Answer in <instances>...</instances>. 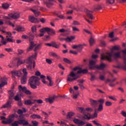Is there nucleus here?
I'll return each instance as SVG.
<instances>
[{"instance_id":"nucleus-1","label":"nucleus","mask_w":126,"mask_h":126,"mask_svg":"<svg viewBox=\"0 0 126 126\" xmlns=\"http://www.w3.org/2000/svg\"><path fill=\"white\" fill-rule=\"evenodd\" d=\"M119 51L120 50V46H114L111 49V52H108L106 54L102 53L101 55V60L105 61L107 60L108 62L113 61V57H114V51Z\"/></svg>"},{"instance_id":"nucleus-2","label":"nucleus","mask_w":126,"mask_h":126,"mask_svg":"<svg viewBox=\"0 0 126 126\" xmlns=\"http://www.w3.org/2000/svg\"><path fill=\"white\" fill-rule=\"evenodd\" d=\"M35 75H36V76H40V78L42 79V82L43 83V84H46V85H47V86H49V87H51V86H53L54 83L53 82V81H52V78L50 76H47V80H48V81H49V83L45 80V78H46V76L43 75H41V72H40V71H37L35 73Z\"/></svg>"},{"instance_id":"nucleus-3","label":"nucleus","mask_w":126,"mask_h":126,"mask_svg":"<svg viewBox=\"0 0 126 126\" xmlns=\"http://www.w3.org/2000/svg\"><path fill=\"white\" fill-rule=\"evenodd\" d=\"M30 87L32 89H36L37 86L40 85V78L35 76H32L29 80Z\"/></svg>"},{"instance_id":"nucleus-4","label":"nucleus","mask_w":126,"mask_h":126,"mask_svg":"<svg viewBox=\"0 0 126 126\" xmlns=\"http://www.w3.org/2000/svg\"><path fill=\"white\" fill-rule=\"evenodd\" d=\"M95 63L96 62L94 61H90V65L89 66V69H94L96 68L97 69H104L105 67L107 66V64H104V63H101L100 65H97L95 66Z\"/></svg>"},{"instance_id":"nucleus-5","label":"nucleus","mask_w":126,"mask_h":126,"mask_svg":"<svg viewBox=\"0 0 126 126\" xmlns=\"http://www.w3.org/2000/svg\"><path fill=\"white\" fill-rule=\"evenodd\" d=\"M25 63H27V68L29 70H31L32 68L35 69V66L36 65V63L34 61H33V59L29 57L28 59L25 60Z\"/></svg>"},{"instance_id":"nucleus-6","label":"nucleus","mask_w":126,"mask_h":126,"mask_svg":"<svg viewBox=\"0 0 126 126\" xmlns=\"http://www.w3.org/2000/svg\"><path fill=\"white\" fill-rule=\"evenodd\" d=\"M78 78H79V76H76V74H75L73 71H72L70 72V74L67 75V81L72 82V81H74Z\"/></svg>"},{"instance_id":"nucleus-7","label":"nucleus","mask_w":126,"mask_h":126,"mask_svg":"<svg viewBox=\"0 0 126 126\" xmlns=\"http://www.w3.org/2000/svg\"><path fill=\"white\" fill-rule=\"evenodd\" d=\"M19 125H23V126H29V123L24 120H20L15 121L11 124L12 126H19Z\"/></svg>"},{"instance_id":"nucleus-8","label":"nucleus","mask_w":126,"mask_h":126,"mask_svg":"<svg viewBox=\"0 0 126 126\" xmlns=\"http://www.w3.org/2000/svg\"><path fill=\"white\" fill-rule=\"evenodd\" d=\"M44 31H46L48 34H49V35H51V36L56 35V31H55V30H54L53 29L46 27L42 28L40 30V32H44Z\"/></svg>"},{"instance_id":"nucleus-9","label":"nucleus","mask_w":126,"mask_h":126,"mask_svg":"<svg viewBox=\"0 0 126 126\" xmlns=\"http://www.w3.org/2000/svg\"><path fill=\"white\" fill-rule=\"evenodd\" d=\"M113 67H116V68H122L124 70H126V58H124V64L119 63L118 65H114Z\"/></svg>"},{"instance_id":"nucleus-10","label":"nucleus","mask_w":126,"mask_h":126,"mask_svg":"<svg viewBox=\"0 0 126 126\" xmlns=\"http://www.w3.org/2000/svg\"><path fill=\"white\" fill-rule=\"evenodd\" d=\"M9 17L13 18V19H18L20 17V13L19 12H16L14 13H11L8 14Z\"/></svg>"},{"instance_id":"nucleus-11","label":"nucleus","mask_w":126,"mask_h":126,"mask_svg":"<svg viewBox=\"0 0 126 126\" xmlns=\"http://www.w3.org/2000/svg\"><path fill=\"white\" fill-rule=\"evenodd\" d=\"M57 98H58V96L54 95L51 97L45 98V101L46 103H50V104H53L54 103V101H55V99Z\"/></svg>"},{"instance_id":"nucleus-12","label":"nucleus","mask_w":126,"mask_h":126,"mask_svg":"<svg viewBox=\"0 0 126 126\" xmlns=\"http://www.w3.org/2000/svg\"><path fill=\"white\" fill-rule=\"evenodd\" d=\"M12 76L14 78H15V76H18V77H21L22 75V73L20 71H12Z\"/></svg>"},{"instance_id":"nucleus-13","label":"nucleus","mask_w":126,"mask_h":126,"mask_svg":"<svg viewBox=\"0 0 126 126\" xmlns=\"http://www.w3.org/2000/svg\"><path fill=\"white\" fill-rule=\"evenodd\" d=\"M73 122L76 125H77L78 126H82L85 125V122H84L79 119H74Z\"/></svg>"},{"instance_id":"nucleus-14","label":"nucleus","mask_w":126,"mask_h":126,"mask_svg":"<svg viewBox=\"0 0 126 126\" xmlns=\"http://www.w3.org/2000/svg\"><path fill=\"white\" fill-rule=\"evenodd\" d=\"M90 101L91 106L92 107V108H96V107H98V101L93 99H90Z\"/></svg>"},{"instance_id":"nucleus-15","label":"nucleus","mask_w":126,"mask_h":126,"mask_svg":"<svg viewBox=\"0 0 126 126\" xmlns=\"http://www.w3.org/2000/svg\"><path fill=\"white\" fill-rule=\"evenodd\" d=\"M85 12L87 14V16L90 18V19H94V17L92 13H93V11H90L87 9H85Z\"/></svg>"},{"instance_id":"nucleus-16","label":"nucleus","mask_w":126,"mask_h":126,"mask_svg":"<svg viewBox=\"0 0 126 126\" xmlns=\"http://www.w3.org/2000/svg\"><path fill=\"white\" fill-rule=\"evenodd\" d=\"M29 20L30 21V22H32V23H38L39 22V20H38V19L35 18L33 16H30L29 18Z\"/></svg>"},{"instance_id":"nucleus-17","label":"nucleus","mask_w":126,"mask_h":126,"mask_svg":"<svg viewBox=\"0 0 126 126\" xmlns=\"http://www.w3.org/2000/svg\"><path fill=\"white\" fill-rule=\"evenodd\" d=\"M3 108H7V109L11 108V101L10 100L8 101L5 104H4L1 107V109H3Z\"/></svg>"},{"instance_id":"nucleus-18","label":"nucleus","mask_w":126,"mask_h":126,"mask_svg":"<svg viewBox=\"0 0 126 126\" xmlns=\"http://www.w3.org/2000/svg\"><path fill=\"white\" fill-rule=\"evenodd\" d=\"M14 115H10L9 118L7 119L8 124H11L13 121H14Z\"/></svg>"},{"instance_id":"nucleus-19","label":"nucleus","mask_w":126,"mask_h":126,"mask_svg":"<svg viewBox=\"0 0 126 126\" xmlns=\"http://www.w3.org/2000/svg\"><path fill=\"white\" fill-rule=\"evenodd\" d=\"M36 44L34 43L33 41L31 42L30 47L27 49L28 52H30V51H32L33 50V48L35 47Z\"/></svg>"},{"instance_id":"nucleus-20","label":"nucleus","mask_w":126,"mask_h":126,"mask_svg":"<svg viewBox=\"0 0 126 126\" xmlns=\"http://www.w3.org/2000/svg\"><path fill=\"white\" fill-rule=\"evenodd\" d=\"M15 30H16V31H18V32H24V31H25V28L23 27L18 26Z\"/></svg>"},{"instance_id":"nucleus-21","label":"nucleus","mask_w":126,"mask_h":126,"mask_svg":"<svg viewBox=\"0 0 126 126\" xmlns=\"http://www.w3.org/2000/svg\"><path fill=\"white\" fill-rule=\"evenodd\" d=\"M31 10H32V11L33 13H34L35 16L36 17H38V16H39V15H40V13L39 11H38V10H37V8L36 9H31Z\"/></svg>"},{"instance_id":"nucleus-22","label":"nucleus","mask_w":126,"mask_h":126,"mask_svg":"<svg viewBox=\"0 0 126 126\" xmlns=\"http://www.w3.org/2000/svg\"><path fill=\"white\" fill-rule=\"evenodd\" d=\"M42 47H43V44H42V43H39L34 48V52H37L38 50H41V49L42 48Z\"/></svg>"},{"instance_id":"nucleus-23","label":"nucleus","mask_w":126,"mask_h":126,"mask_svg":"<svg viewBox=\"0 0 126 126\" xmlns=\"http://www.w3.org/2000/svg\"><path fill=\"white\" fill-rule=\"evenodd\" d=\"M98 117V111H97V109L94 110V112L93 115L91 116V119H95Z\"/></svg>"},{"instance_id":"nucleus-24","label":"nucleus","mask_w":126,"mask_h":126,"mask_svg":"<svg viewBox=\"0 0 126 126\" xmlns=\"http://www.w3.org/2000/svg\"><path fill=\"white\" fill-rule=\"evenodd\" d=\"M27 81V76H23L21 80V82L22 84H26Z\"/></svg>"},{"instance_id":"nucleus-25","label":"nucleus","mask_w":126,"mask_h":126,"mask_svg":"<svg viewBox=\"0 0 126 126\" xmlns=\"http://www.w3.org/2000/svg\"><path fill=\"white\" fill-rule=\"evenodd\" d=\"M74 39H75V36H71L66 38L65 41H66L67 42H71V41H72V40H74Z\"/></svg>"},{"instance_id":"nucleus-26","label":"nucleus","mask_w":126,"mask_h":126,"mask_svg":"<svg viewBox=\"0 0 126 126\" xmlns=\"http://www.w3.org/2000/svg\"><path fill=\"white\" fill-rule=\"evenodd\" d=\"M23 63H25V60L23 61L20 58H18L17 65H21V64H23Z\"/></svg>"},{"instance_id":"nucleus-27","label":"nucleus","mask_w":126,"mask_h":126,"mask_svg":"<svg viewBox=\"0 0 126 126\" xmlns=\"http://www.w3.org/2000/svg\"><path fill=\"white\" fill-rule=\"evenodd\" d=\"M18 89L19 91H22L23 92H25L27 90V88L26 87H22V86L19 85L18 87Z\"/></svg>"},{"instance_id":"nucleus-28","label":"nucleus","mask_w":126,"mask_h":126,"mask_svg":"<svg viewBox=\"0 0 126 126\" xmlns=\"http://www.w3.org/2000/svg\"><path fill=\"white\" fill-rule=\"evenodd\" d=\"M77 110L81 113V114H84L86 109L84 107H77Z\"/></svg>"},{"instance_id":"nucleus-29","label":"nucleus","mask_w":126,"mask_h":126,"mask_svg":"<svg viewBox=\"0 0 126 126\" xmlns=\"http://www.w3.org/2000/svg\"><path fill=\"white\" fill-rule=\"evenodd\" d=\"M52 47H53V48H55V49H60V45H58L57 44V43H56V42H52Z\"/></svg>"},{"instance_id":"nucleus-30","label":"nucleus","mask_w":126,"mask_h":126,"mask_svg":"<svg viewBox=\"0 0 126 126\" xmlns=\"http://www.w3.org/2000/svg\"><path fill=\"white\" fill-rule=\"evenodd\" d=\"M72 48V49H77V48H78V49H81V50H82L83 48V45L79 44L78 45H73Z\"/></svg>"},{"instance_id":"nucleus-31","label":"nucleus","mask_w":126,"mask_h":126,"mask_svg":"<svg viewBox=\"0 0 126 126\" xmlns=\"http://www.w3.org/2000/svg\"><path fill=\"white\" fill-rule=\"evenodd\" d=\"M45 3L46 4V6L49 8L52 7V5H54V3L51 1H46Z\"/></svg>"},{"instance_id":"nucleus-32","label":"nucleus","mask_w":126,"mask_h":126,"mask_svg":"<svg viewBox=\"0 0 126 126\" xmlns=\"http://www.w3.org/2000/svg\"><path fill=\"white\" fill-rule=\"evenodd\" d=\"M112 58H115L116 59L121 58V52H116L114 54H113Z\"/></svg>"},{"instance_id":"nucleus-33","label":"nucleus","mask_w":126,"mask_h":126,"mask_svg":"<svg viewBox=\"0 0 126 126\" xmlns=\"http://www.w3.org/2000/svg\"><path fill=\"white\" fill-rule=\"evenodd\" d=\"M50 56H51L52 57H53V58H57V59H59V55L57 54V53L55 52H50L49 53Z\"/></svg>"},{"instance_id":"nucleus-34","label":"nucleus","mask_w":126,"mask_h":126,"mask_svg":"<svg viewBox=\"0 0 126 126\" xmlns=\"http://www.w3.org/2000/svg\"><path fill=\"white\" fill-rule=\"evenodd\" d=\"M2 7L4 9H7L9 7V4L7 3H4L2 4Z\"/></svg>"},{"instance_id":"nucleus-35","label":"nucleus","mask_w":126,"mask_h":126,"mask_svg":"<svg viewBox=\"0 0 126 126\" xmlns=\"http://www.w3.org/2000/svg\"><path fill=\"white\" fill-rule=\"evenodd\" d=\"M83 118L85 120L89 121L91 119V116H90V114H85L84 115Z\"/></svg>"},{"instance_id":"nucleus-36","label":"nucleus","mask_w":126,"mask_h":126,"mask_svg":"<svg viewBox=\"0 0 126 126\" xmlns=\"http://www.w3.org/2000/svg\"><path fill=\"white\" fill-rule=\"evenodd\" d=\"M32 31L33 33V34H36V32H37V26H33L32 27Z\"/></svg>"},{"instance_id":"nucleus-37","label":"nucleus","mask_w":126,"mask_h":126,"mask_svg":"<svg viewBox=\"0 0 126 126\" xmlns=\"http://www.w3.org/2000/svg\"><path fill=\"white\" fill-rule=\"evenodd\" d=\"M2 32H3L4 34H5V35H7V36H6L7 38H8V36H9V37H11V35H12L11 32H7L5 31H2Z\"/></svg>"},{"instance_id":"nucleus-38","label":"nucleus","mask_w":126,"mask_h":126,"mask_svg":"<svg viewBox=\"0 0 126 126\" xmlns=\"http://www.w3.org/2000/svg\"><path fill=\"white\" fill-rule=\"evenodd\" d=\"M73 115H74V113L72 112H68L67 115V119H70L71 117H73Z\"/></svg>"},{"instance_id":"nucleus-39","label":"nucleus","mask_w":126,"mask_h":126,"mask_svg":"<svg viewBox=\"0 0 126 126\" xmlns=\"http://www.w3.org/2000/svg\"><path fill=\"white\" fill-rule=\"evenodd\" d=\"M103 104H99L97 108V112H102V111H103Z\"/></svg>"},{"instance_id":"nucleus-40","label":"nucleus","mask_w":126,"mask_h":126,"mask_svg":"<svg viewBox=\"0 0 126 126\" xmlns=\"http://www.w3.org/2000/svg\"><path fill=\"white\" fill-rule=\"evenodd\" d=\"M72 31L73 32H79L80 30L79 29L76 28V27H72Z\"/></svg>"},{"instance_id":"nucleus-41","label":"nucleus","mask_w":126,"mask_h":126,"mask_svg":"<svg viewBox=\"0 0 126 126\" xmlns=\"http://www.w3.org/2000/svg\"><path fill=\"white\" fill-rule=\"evenodd\" d=\"M9 94L10 95V99L11 98V97H13L14 96V92L13 90H11L8 92Z\"/></svg>"},{"instance_id":"nucleus-42","label":"nucleus","mask_w":126,"mask_h":126,"mask_svg":"<svg viewBox=\"0 0 126 126\" xmlns=\"http://www.w3.org/2000/svg\"><path fill=\"white\" fill-rule=\"evenodd\" d=\"M112 105H113V103L111 101H106L105 102V106H106V107H110Z\"/></svg>"},{"instance_id":"nucleus-43","label":"nucleus","mask_w":126,"mask_h":126,"mask_svg":"<svg viewBox=\"0 0 126 126\" xmlns=\"http://www.w3.org/2000/svg\"><path fill=\"white\" fill-rule=\"evenodd\" d=\"M32 125H30V126H38V125H39L38 122L36 121H32Z\"/></svg>"},{"instance_id":"nucleus-44","label":"nucleus","mask_w":126,"mask_h":126,"mask_svg":"<svg viewBox=\"0 0 126 126\" xmlns=\"http://www.w3.org/2000/svg\"><path fill=\"white\" fill-rule=\"evenodd\" d=\"M37 52H35L34 54L32 55L31 57H30V58H31V59L32 60H36V59H37Z\"/></svg>"},{"instance_id":"nucleus-45","label":"nucleus","mask_w":126,"mask_h":126,"mask_svg":"<svg viewBox=\"0 0 126 126\" xmlns=\"http://www.w3.org/2000/svg\"><path fill=\"white\" fill-rule=\"evenodd\" d=\"M25 105H32L33 103L31 101V100H27L25 101Z\"/></svg>"},{"instance_id":"nucleus-46","label":"nucleus","mask_w":126,"mask_h":126,"mask_svg":"<svg viewBox=\"0 0 126 126\" xmlns=\"http://www.w3.org/2000/svg\"><path fill=\"white\" fill-rule=\"evenodd\" d=\"M23 72L24 74V76H27V75L28 74V72H27V69H26V68H25L23 69Z\"/></svg>"},{"instance_id":"nucleus-47","label":"nucleus","mask_w":126,"mask_h":126,"mask_svg":"<svg viewBox=\"0 0 126 126\" xmlns=\"http://www.w3.org/2000/svg\"><path fill=\"white\" fill-rule=\"evenodd\" d=\"M106 3H109V4H113V3H115V0H107Z\"/></svg>"},{"instance_id":"nucleus-48","label":"nucleus","mask_w":126,"mask_h":126,"mask_svg":"<svg viewBox=\"0 0 126 126\" xmlns=\"http://www.w3.org/2000/svg\"><path fill=\"white\" fill-rule=\"evenodd\" d=\"M7 84V83L6 82H2L0 84V89L1 88V87H3V86H5Z\"/></svg>"},{"instance_id":"nucleus-49","label":"nucleus","mask_w":126,"mask_h":126,"mask_svg":"<svg viewBox=\"0 0 126 126\" xmlns=\"http://www.w3.org/2000/svg\"><path fill=\"white\" fill-rule=\"evenodd\" d=\"M63 62H64V63H71V62L69 61V60H68L67 58H64L63 59Z\"/></svg>"},{"instance_id":"nucleus-50","label":"nucleus","mask_w":126,"mask_h":126,"mask_svg":"<svg viewBox=\"0 0 126 126\" xmlns=\"http://www.w3.org/2000/svg\"><path fill=\"white\" fill-rule=\"evenodd\" d=\"M98 103H100V105H103L105 102V100L103 99H100L97 101Z\"/></svg>"},{"instance_id":"nucleus-51","label":"nucleus","mask_w":126,"mask_h":126,"mask_svg":"<svg viewBox=\"0 0 126 126\" xmlns=\"http://www.w3.org/2000/svg\"><path fill=\"white\" fill-rule=\"evenodd\" d=\"M94 42H95V41L94 40V39H93L92 37H91L90 39V43L91 46H92V45L94 44Z\"/></svg>"},{"instance_id":"nucleus-52","label":"nucleus","mask_w":126,"mask_h":126,"mask_svg":"<svg viewBox=\"0 0 126 126\" xmlns=\"http://www.w3.org/2000/svg\"><path fill=\"white\" fill-rule=\"evenodd\" d=\"M85 110L87 112H93V108L91 107L86 108Z\"/></svg>"},{"instance_id":"nucleus-53","label":"nucleus","mask_w":126,"mask_h":126,"mask_svg":"<svg viewBox=\"0 0 126 126\" xmlns=\"http://www.w3.org/2000/svg\"><path fill=\"white\" fill-rule=\"evenodd\" d=\"M7 79L5 78V77H1L0 76V82H2V81H6Z\"/></svg>"},{"instance_id":"nucleus-54","label":"nucleus","mask_w":126,"mask_h":126,"mask_svg":"<svg viewBox=\"0 0 126 126\" xmlns=\"http://www.w3.org/2000/svg\"><path fill=\"white\" fill-rule=\"evenodd\" d=\"M35 102L37 103V104H42L43 100L42 99H37V100H35Z\"/></svg>"},{"instance_id":"nucleus-55","label":"nucleus","mask_w":126,"mask_h":126,"mask_svg":"<svg viewBox=\"0 0 126 126\" xmlns=\"http://www.w3.org/2000/svg\"><path fill=\"white\" fill-rule=\"evenodd\" d=\"M108 98L109 99H110V100H113V101H118V99L114 96H109Z\"/></svg>"},{"instance_id":"nucleus-56","label":"nucleus","mask_w":126,"mask_h":126,"mask_svg":"<svg viewBox=\"0 0 126 126\" xmlns=\"http://www.w3.org/2000/svg\"><path fill=\"white\" fill-rule=\"evenodd\" d=\"M93 124H94V125H95V126H102V125L98 123H97V122L96 121H93Z\"/></svg>"},{"instance_id":"nucleus-57","label":"nucleus","mask_w":126,"mask_h":126,"mask_svg":"<svg viewBox=\"0 0 126 126\" xmlns=\"http://www.w3.org/2000/svg\"><path fill=\"white\" fill-rule=\"evenodd\" d=\"M72 24L73 25H80V23L77 21H74Z\"/></svg>"},{"instance_id":"nucleus-58","label":"nucleus","mask_w":126,"mask_h":126,"mask_svg":"<svg viewBox=\"0 0 126 126\" xmlns=\"http://www.w3.org/2000/svg\"><path fill=\"white\" fill-rule=\"evenodd\" d=\"M121 115H123V117H124V118H126V111L122 110L121 111Z\"/></svg>"},{"instance_id":"nucleus-59","label":"nucleus","mask_w":126,"mask_h":126,"mask_svg":"<svg viewBox=\"0 0 126 126\" xmlns=\"http://www.w3.org/2000/svg\"><path fill=\"white\" fill-rule=\"evenodd\" d=\"M109 38H111V39L114 38V35L113 32H111V33H109Z\"/></svg>"},{"instance_id":"nucleus-60","label":"nucleus","mask_w":126,"mask_h":126,"mask_svg":"<svg viewBox=\"0 0 126 126\" xmlns=\"http://www.w3.org/2000/svg\"><path fill=\"white\" fill-rule=\"evenodd\" d=\"M25 93L27 94V95H31L32 94L31 91L27 90L25 92Z\"/></svg>"},{"instance_id":"nucleus-61","label":"nucleus","mask_w":126,"mask_h":126,"mask_svg":"<svg viewBox=\"0 0 126 126\" xmlns=\"http://www.w3.org/2000/svg\"><path fill=\"white\" fill-rule=\"evenodd\" d=\"M1 44H2V45H6L7 41H6V40H4V38L3 40L1 39Z\"/></svg>"},{"instance_id":"nucleus-62","label":"nucleus","mask_w":126,"mask_h":126,"mask_svg":"<svg viewBox=\"0 0 126 126\" xmlns=\"http://www.w3.org/2000/svg\"><path fill=\"white\" fill-rule=\"evenodd\" d=\"M102 9V7L100 5L97 6V7L94 8V10H100Z\"/></svg>"},{"instance_id":"nucleus-63","label":"nucleus","mask_w":126,"mask_h":126,"mask_svg":"<svg viewBox=\"0 0 126 126\" xmlns=\"http://www.w3.org/2000/svg\"><path fill=\"white\" fill-rule=\"evenodd\" d=\"M46 63H48L49 64H51L52 63V60H50V59H46Z\"/></svg>"},{"instance_id":"nucleus-64","label":"nucleus","mask_w":126,"mask_h":126,"mask_svg":"<svg viewBox=\"0 0 126 126\" xmlns=\"http://www.w3.org/2000/svg\"><path fill=\"white\" fill-rule=\"evenodd\" d=\"M94 80H95V76L92 75L91 78H90L91 81H94Z\"/></svg>"}]
</instances>
